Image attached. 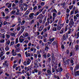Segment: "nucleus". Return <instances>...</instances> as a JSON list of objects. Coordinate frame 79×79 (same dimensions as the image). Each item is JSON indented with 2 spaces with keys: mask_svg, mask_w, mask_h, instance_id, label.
<instances>
[{
  "mask_svg": "<svg viewBox=\"0 0 79 79\" xmlns=\"http://www.w3.org/2000/svg\"><path fill=\"white\" fill-rule=\"evenodd\" d=\"M74 23L73 22V19H71L70 22L69 23V25L70 27V28H72V27H73V26L74 24Z\"/></svg>",
  "mask_w": 79,
  "mask_h": 79,
  "instance_id": "f257e3e1",
  "label": "nucleus"
},
{
  "mask_svg": "<svg viewBox=\"0 0 79 79\" xmlns=\"http://www.w3.org/2000/svg\"><path fill=\"white\" fill-rule=\"evenodd\" d=\"M63 71V69L61 67L57 69H56V73H58V72L59 73H61Z\"/></svg>",
  "mask_w": 79,
  "mask_h": 79,
  "instance_id": "f03ea898",
  "label": "nucleus"
},
{
  "mask_svg": "<svg viewBox=\"0 0 79 79\" xmlns=\"http://www.w3.org/2000/svg\"><path fill=\"white\" fill-rule=\"evenodd\" d=\"M24 26H22V27L21 28V30L20 32H19V35H21V34L24 31Z\"/></svg>",
  "mask_w": 79,
  "mask_h": 79,
  "instance_id": "7ed1b4c3",
  "label": "nucleus"
},
{
  "mask_svg": "<svg viewBox=\"0 0 79 79\" xmlns=\"http://www.w3.org/2000/svg\"><path fill=\"white\" fill-rule=\"evenodd\" d=\"M68 34H67L66 35L64 34L63 35V38L64 40H66V39H68Z\"/></svg>",
  "mask_w": 79,
  "mask_h": 79,
  "instance_id": "20e7f679",
  "label": "nucleus"
},
{
  "mask_svg": "<svg viewBox=\"0 0 79 79\" xmlns=\"http://www.w3.org/2000/svg\"><path fill=\"white\" fill-rule=\"evenodd\" d=\"M34 13H30L29 15V17H30V19H33V18L34 17Z\"/></svg>",
  "mask_w": 79,
  "mask_h": 79,
  "instance_id": "39448f33",
  "label": "nucleus"
},
{
  "mask_svg": "<svg viewBox=\"0 0 79 79\" xmlns=\"http://www.w3.org/2000/svg\"><path fill=\"white\" fill-rule=\"evenodd\" d=\"M37 63H38V61L37 60H35L34 63L35 66H34V68H36V67L37 68H39V66L37 65Z\"/></svg>",
  "mask_w": 79,
  "mask_h": 79,
  "instance_id": "423d86ee",
  "label": "nucleus"
},
{
  "mask_svg": "<svg viewBox=\"0 0 79 79\" xmlns=\"http://www.w3.org/2000/svg\"><path fill=\"white\" fill-rule=\"evenodd\" d=\"M44 17V16L42 15V14H40L37 17V19H38L40 18V19H42L43 18V17Z\"/></svg>",
  "mask_w": 79,
  "mask_h": 79,
  "instance_id": "0eeeda50",
  "label": "nucleus"
},
{
  "mask_svg": "<svg viewBox=\"0 0 79 79\" xmlns=\"http://www.w3.org/2000/svg\"><path fill=\"white\" fill-rule=\"evenodd\" d=\"M43 28H44V26L43 25L41 26L40 27V28L38 30V31H39V32H40V31H42L43 30Z\"/></svg>",
  "mask_w": 79,
  "mask_h": 79,
  "instance_id": "6e6552de",
  "label": "nucleus"
},
{
  "mask_svg": "<svg viewBox=\"0 0 79 79\" xmlns=\"http://www.w3.org/2000/svg\"><path fill=\"white\" fill-rule=\"evenodd\" d=\"M28 5H25V6H23L24 9L23 11H26L27 10V7H28Z\"/></svg>",
  "mask_w": 79,
  "mask_h": 79,
  "instance_id": "1a4fd4ad",
  "label": "nucleus"
},
{
  "mask_svg": "<svg viewBox=\"0 0 79 79\" xmlns=\"http://www.w3.org/2000/svg\"><path fill=\"white\" fill-rule=\"evenodd\" d=\"M16 10H13L10 13V14L11 15H15V13H16Z\"/></svg>",
  "mask_w": 79,
  "mask_h": 79,
  "instance_id": "9d476101",
  "label": "nucleus"
},
{
  "mask_svg": "<svg viewBox=\"0 0 79 79\" xmlns=\"http://www.w3.org/2000/svg\"><path fill=\"white\" fill-rule=\"evenodd\" d=\"M23 41H24V39L19 38V42H20V43H23Z\"/></svg>",
  "mask_w": 79,
  "mask_h": 79,
  "instance_id": "9b49d317",
  "label": "nucleus"
},
{
  "mask_svg": "<svg viewBox=\"0 0 79 79\" xmlns=\"http://www.w3.org/2000/svg\"><path fill=\"white\" fill-rule=\"evenodd\" d=\"M75 48L76 50H79V46L78 45H77L75 46Z\"/></svg>",
  "mask_w": 79,
  "mask_h": 79,
  "instance_id": "f8f14e48",
  "label": "nucleus"
},
{
  "mask_svg": "<svg viewBox=\"0 0 79 79\" xmlns=\"http://www.w3.org/2000/svg\"><path fill=\"white\" fill-rule=\"evenodd\" d=\"M75 75H76V76H77V75L78 76H79V71H77L76 72H75Z\"/></svg>",
  "mask_w": 79,
  "mask_h": 79,
  "instance_id": "ddd939ff",
  "label": "nucleus"
},
{
  "mask_svg": "<svg viewBox=\"0 0 79 79\" xmlns=\"http://www.w3.org/2000/svg\"><path fill=\"white\" fill-rule=\"evenodd\" d=\"M55 39V38H53L52 39H49V40H48V41H50V42H52L54 40V39Z\"/></svg>",
  "mask_w": 79,
  "mask_h": 79,
  "instance_id": "4468645a",
  "label": "nucleus"
},
{
  "mask_svg": "<svg viewBox=\"0 0 79 79\" xmlns=\"http://www.w3.org/2000/svg\"><path fill=\"white\" fill-rule=\"evenodd\" d=\"M18 20L19 22V23H20L21 22V17H18Z\"/></svg>",
  "mask_w": 79,
  "mask_h": 79,
  "instance_id": "2eb2a0df",
  "label": "nucleus"
},
{
  "mask_svg": "<svg viewBox=\"0 0 79 79\" xmlns=\"http://www.w3.org/2000/svg\"><path fill=\"white\" fill-rule=\"evenodd\" d=\"M30 62H31V60H30V59H29L27 61V64H29L30 63Z\"/></svg>",
  "mask_w": 79,
  "mask_h": 79,
  "instance_id": "dca6fc26",
  "label": "nucleus"
},
{
  "mask_svg": "<svg viewBox=\"0 0 79 79\" xmlns=\"http://www.w3.org/2000/svg\"><path fill=\"white\" fill-rule=\"evenodd\" d=\"M61 29V27H60V26H59V25H58L57 26V30H59V31H60V30Z\"/></svg>",
  "mask_w": 79,
  "mask_h": 79,
  "instance_id": "f3484780",
  "label": "nucleus"
},
{
  "mask_svg": "<svg viewBox=\"0 0 79 79\" xmlns=\"http://www.w3.org/2000/svg\"><path fill=\"white\" fill-rule=\"evenodd\" d=\"M9 50H10V48H9V47H6L5 48V50H6V51H8Z\"/></svg>",
  "mask_w": 79,
  "mask_h": 79,
  "instance_id": "a211bd4d",
  "label": "nucleus"
},
{
  "mask_svg": "<svg viewBox=\"0 0 79 79\" xmlns=\"http://www.w3.org/2000/svg\"><path fill=\"white\" fill-rule=\"evenodd\" d=\"M48 46H46L44 49V50L45 51L46 50V52H48Z\"/></svg>",
  "mask_w": 79,
  "mask_h": 79,
  "instance_id": "6ab92c4d",
  "label": "nucleus"
},
{
  "mask_svg": "<svg viewBox=\"0 0 79 79\" xmlns=\"http://www.w3.org/2000/svg\"><path fill=\"white\" fill-rule=\"evenodd\" d=\"M40 12L39 11H38L36 12V13H35V14H34V16H37V15H38L40 13Z\"/></svg>",
  "mask_w": 79,
  "mask_h": 79,
  "instance_id": "aec40b11",
  "label": "nucleus"
},
{
  "mask_svg": "<svg viewBox=\"0 0 79 79\" xmlns=\"http://www.w3.org/2000/svg\"><path fill=\"white\" fill-rule=\"evenodd\" d=\"M73 6H74V5H72L71 6H70L69 7V8L70 9V10H71L72 8L73 7Z\"/></svg>",
  "mask_w": 79,
  "mask_h": 79,
  "instance_id": "412c9836",
  "label": "nucleus"
},
{
  "mask_svg": "<svg viewBox=\"0 0 79 79\" xmlns=\"http://www.w3.org/2000/svg\"><path fill=\"white\" fill-rule=\"evenodd\" d=\"M47 73L48 74H51V73H52V71H50V70H48Z\"/></svg>",
  "mask_w": 79,
  "mask_h": 79,
  "instance_id": "4be33fe9",
  "label": "nucleus"
},
{
  "mask_svg": "<svg viewBox=\"0 0 79 79\" xmlns=\"http://www.w3.org/2000/svg\"><path fill=\"white\" fill-rule=\"evenodd\" d=\"M70 76V75H69V74L67 73L66 75V77L67 78V79H69V77Z\"/></svg>",
  "mask_w": 79,
  "mask_h": 79,
  "instance_id": "5701e85b",
  "label": "nucleus"
},
{
  "mask_svg": "<svg viewBox=\"0 0 79 79\" xmlns=\"http://www.w3.org/2000/svg\"><path fill=\"white\" fill-rule=\"evenodd\" d=\"M65 63L66 64H68V65H69V61L68 60H66L65 61Z\"/></svg>",
  "mask_w": 79,
  "mask_h": 79,
  "instance_id": "b1692460",
  "label": "nucleus"
},
{
  "mask_svg": "<svg viewBox=\"0 0 79 79\" xmlns=\"http://www.w3.org/2000/svg\"><path fill=\"white\" fill-rule=\"evenodd\" d=\"M33 9L34 11H35L36 10H37V6H35L33 8Z\"/></svg>",
  "mask_w": 79,
  "mask_h": 79,
  "instance_id": "393cba45",
  "label": "nucleus"
},
{
  "mask_svg": "<svg viewBox=\"0 0 79 79\" xmlns=\"http://www.w3.org/2000/svg\"><path fill=\"white\" fill-rule=\"evenodd\" d=\"M49 23H50V22H46L45 24V26H48V24H49Z\"/></svg>",
  "mask_w": 79,
  "mask_h": 79,
  "instance_id": "a878e982",
  "label": "nucleus"
},
{
  "mask_svg": "<svg viewBox=\"0 0 79 79\" xmlns=\"http://www.w3.org/2000/svg\"><path fill=\"white\" fill-rule=\"evenodd\" d=\"M12 54L13 56H16L17 55V53L16 52H13V53H12Z\"/></svg>",
  "mask_w": 79,
  "mask_h": 79,
  "instance_id": "bb28decb",
  "label": "nucleus"
},
{
  "mask_svg": "<svg viewBox=\"0 0 79 79\" xmlns=\"http://www.w3.org/2000/svg\"><path fill=\"white\" fill-rule=\"evenodd\" d=\"M0 50H1V51L2 52H4V48H2V47L1 48Z\"/></svg>",
  "mask_w": 79,
  "mask_h": 79,
  "instance_id": "cd10ccee",
  "label": "nucleus"
},
{
  "mask_svg": "<svg viewBox=\"0 0 79 79\" xmlns=\"http://www.w3.org/2000/svg\"><path fill=\"white\" fill-rule=\"evenodd\" d=\"M65 4H66V3H65V2H64L63 3H61L60 4V5H61V6H64L65 5Z\"/></svg>",
  "mask_w": 79,
  "mask_h": 79,
  "instance_id": "c85d7f7f",
  "label": "nucleus"
},
{
  "mask_svg": "<svg viewBox=\"0 0 79 79\" xmlns=\"http://www.w3.org/2000/svg\"><path fill=\"white\" fill-rule=\"evenodd\" d=\"M23 3V0H20L19 2V4H20V3Z\"/></svg>",
  "mask_w": 79,
  "mask_h": 79,
  "instance_id": "c756f323",
  "label": "nucleus"
},
{
  "mask_svg": "<svg viewBox=\"0 0 79 79\" xmlns=\"http://www.w3.org/2000/svg\"><path fill=\"white\" fill-rule=\"evenodd\" d=\"M29 10H27L25 13V15H28L29 14Z\"/></svg>",
  "mask_w": 79,
  "mask_h": 79,
  "instance_id": "7c9ffc66",
  "label": "nucleus"
},
{
  "mask_svg": "<svg viewBox=\"0 0 79 79\" xmlns=\"http://www.w3.org/2000/svg\"><path fill=\"white\" fill-rule=\"evenodd\" d=\"M53 31H56V27H53Z\"/></svg>",
  "mask_w": 79,
  "mask_h": 79,
  "instance_id": "2f4dec72",
  "label": "nucleus"
},
{
  "mask_svg": "<svg viewBox=\"0 0 79 79\" xmlns=\"http://www.w3.org/2000/svg\"><path fill=\"white\" fill-rule=\"evenodd\" d=\"M76 0H73L72 2H73V3H72V4L73 5H74V4H75V3H76Z\"/></svg>",
  "mask_w": 79,
  "mask_h": 79,
  "instance_id": "473e14b6",
  "label": "nucleus"
},
{
  "mask_svg": "<svg viewBox=\"0 0 79 79\" xmlns=\"http://www.w3.org/2000/svg\"><path fill=\"white\" fill-rule=\"evenodd\" d=\"M69 30L68 32V34H69L71 33V29L69 27Z\"/></svg>",
  "mask_w": 79,
  "mask_h": 79,
  "instance_id": "72a5a7b5",
  "label": "nucleus"
},
{
  "mask_svg": "<svg viewBox=\"0 0 79 79\" xmlns=\"http://www.w3.org/2000/svg\"><path fill=\"white\" fill-rule=\"evenodd\" d=\"M25 23V21L24 20H23L22 23H21V25H23L24 23Z\"/></svg>",
  "mask_w": 79,
  "mask_h": 79,
  "instance_id": "f704fd0d",
  "label": "nucleus"
},
{
  "mask_svg": "<svg viewBox=\"0 0 79 79\" xmlns=\"http://www.w3.org/2000/svg\"><path fill=\"white\" fill-rule=\"evenodd\" d=\"M53 18H56V14L55 13H53Z\"/></svg>",
  "mask_w": 79,
  "mask_h": 79,
  "instance_id": "c9c22d12",
  "label": "nucleus"
},
{
  "mask_svg": "<svg viewBox=\"0 0 79 79\" xmlns=\"http://www.w3.org/2000/svg\"><path fill=\"white\" fill-rule=\"evenodd\" d=\"M52 73H55V69H54L53 68H52Z\"/></svg>",
  "mask_w": 79,
  "mask_h": 79,
  "instance_id": "e433bc0d",
  "label": "nucleus"
},
{
  "mask_svg": "<svg viewBox=\"0 0 79 79\" xmlns=\"http://www.w3.org/2000/svg\"><path fill=\"white\" fill-rule=\"evenodd\" d=\"M5 56H4L3 57H2L1 58V60H4V59L5 58Z\"/></svg>",
  "mask_w": 79,
  "mask_h": 79,
  "instance_id": "4c0bfd02",
  "label": "nucleus"
},
{
  "mask_svg": "<svg viewBox=\"0 0 79 79\" xmlns=\"http://www.w3.org/2000/svg\"><path fill=\"white\" fill-rule=\"evenodd\" d=\"M20 29H21V28L20 27H19L17 28V31H19Z\"/></svg>",
  "mask_w": 79,
  "mask_h": 79,
  "instance_id": "58836bf2",
  "label": "nucleus"
},
{
  "mask_svg": "<svg viewBox=\"0 0 79 79\" xmlns=\"http://www.w3.org/2000/svg\"><path fill=\"white\" fill-rule=\"evenodd\" d=\"M76 69H78L79 68V65H77L76 66Z\"/></svg>",
  "mask_w": 79,
  "mask_h": 79,
  "instance_id": "ea45409f",
  "label": "nucleus"
},
{
  "mask_svg": "<svg viewBox=\"0 0 79 79\" xmlns=\"http://www.w3.org/2000/svg\"><path fill=\"white\" fill-rule=\"evenodd\" d=\"M43 40L44 42H47V38H44L43 39Z\"/></svg>",
  "mask_w": 79,
  "mask_h": 79,
  "instance_id": "a19ab883",
  "label": "nucleus"
},
{
  "mask_svg": "<svg viewBox=\"0 0 79 79\" xmlns=\"http://www.w3.org/2000/svg\"><path fill=\"white\" fill-rule=\"evenodd\" d=\"M16 15H20V13L18 12H16Z\"/></svg>",
  "mask_w": 79,
  "mask_h": 79,
  "instance_id": "79ce46f5",
  "label": "nucleus"
},
{
  "mask_svg": "<svg viewBox=\"0 0 79 79\" xmlns=\"http://www.w3.org/2000/svg\"><path fill=\"white\" fill-rule=\"evenodd\" d=\"M77 39H78V38L79 37V32L77 33Z\"/></svg>",
  "mask_w": 79,
  "mask_h": 79,
  "instance_id": "37998d69",
  "label": "nucleus"
},
{
  "mask_svg": "<svg viewBox=\"0 0 79 79\" xmlns=\"http://www.w3.org/2000/svg\"><path fill=\"white\" fill-rule=\"evenodd\" d=\"M15 44V41L11 42L10 43V44L11 45H13V44Z\"/></svg>",
  "mask_w": 79,
  "mask_h": 79,
  "instance_id": "c03bdc74",
  "label": "nucleus"
},
{
  "mask_svg": "<svg viewBox=\"0 0 79 79\" xmlns=\"http://www.w3.org/2000/svg\"><path fill=\"white\" fill-rule=\"evenodd\" d=\"M46 19H47V18L46 17L44 18V19L43 20V23H45L46 21Z\"/></svg>",
  "mask_w": 79,
  "mask_h": 79,
  "instance_id": "a18cd8bd",
  "label": "nucleus"
},
{
  "mask_svg": "<svg viewBox=\"0 0 79 79\" xmlns=\"http://www.w3.org/2000/svg\"><path fill=\"white\" fill-rule=\"evenodd\" d=\"M29 35V34H28V33H25V37H27Z\"/></svg>",
  "mask_w": 79,
  "mask_h": 79,
  "instance_id": "49530a36",
  "label": "nucleus"
},
{
  "mask_svg": "<svg viewBox=\"0 0 79 79\" xmlns=\"http://www.w3.org/2000/svg\"><path fill=\"white\" fill-rule=\"evenodd\" d=\"M16 44H18V39L16 38L15 41Z\"/></svg>",
  "mask_w": 79,
  "mask_h": 79,
  "instance_id": "de8ad7c7",
  "label": "nucleus"
},
{
  "mask_svg": "<svg viewBox=\"0 0 79 79\" xmlns=\"http://www.w3.org/2000/svg\"><path fill=\"white\" fill-rule=\"evenodd\" d=\"M31 54L30 53H28L27 55H26V57H28L29 56H30Z\"/></svg>",
  "mask_w": 79,
  "mask_h": 79,
  "instance_id": "09e8293b",
  "label": "nucleus"
},
{
  "mask_svg": "<svg viewBox=\"0 0 79 79\" xmlns=\"http://www.w3.org/2000/svg\"><path fill=\"white\" fill-rule=\"evenodd\" d=\"M52 58L53 60H55V56L54 55H52Z\"/></svg>",
  "mask_w": 79,
  "mask_h": 79,
  "instance_id": "8fccbe9b",
  "label": "nucleus"
},
{
  "mask_svg": "<svg viewBox=\"0 0 79 79\" xmlns=\"http://www.w3.org/2000/svg\"><path fill=\"white\" fill-rule=\"evenodd\" d=\"M68 30V26L65 27V31H66Z\"/></svg>",
  "mask_w": 79,
  "mask_h": 79,
  "instance_id": "3c124183",
  "label": "nucleus"
},
{
  "mask_svg": "<svg viewBox=\"0 0 79 79\" xmlns=\"http://www.w3.org/2000/svg\"><path fill=\"white\" fill-rule=\"evenodd\" d=\"M52 41H49V42H48L47 44L48 45L49 44H52Z\"/></svg>",
  "mask_w": 79,
  "mask_h": 79,
  "instance_id": "603ef678",
  "label": "nucleus"
},
{
  "mask_svg": "<svg viewBox=\"0 0 79 79\" xmlns=\"http://www.w3.org/2000/svg\"><path fill=\"white\" fill-rule=\"evenodd\" d=\"M24 42H25L26 44H28V43L29 42V41H28V40H25Z\"/></svg>",
  "mask_w": 79,
  "mask_h": 79,
  "instance_id": "864d4df0",
  "label": "nucleus"
},
{
  "mask_svg": "<svg viewBox=\"0 0 79 79\" xmlns=\"http://www.w3.org/2000/svg\"><path fill=\"white\" fill-rule=\"evenodd\" d=\"M0 41V42H1V43H3V42H5V40H1Z\"/></svg>",
  "mask_w": 79,
  "mask_h": 79,
  "instance_id": "5fc2aeb1",
  "label": "nucleus"
},
{
  "mask_svg": "<svg viewBox=\"0 0 79 79\" xmlns=\"http://www.w3.org/2000/svg\"><path fill=\"white\" fill-rule=\"evenodd\" d=\"M11 4H9L8 6V8H11Z\"/></svg>",
  "mask_w": 79,
  "mask_h": 79,
  "instance_id": "6e6d98bb",
  "label": "nucleus"
},
{
  "mask_svg": "<svg viewBox=\"0 0 79 79\" xmlns=\"http://www.w3.org/2000/svg\"><path fill=\"white\" fill-rule=\"evenodd\" d=\"M27 38L29 40H31V36H28L27 37Z\"/></svg>",
  "mask_w": 79,
  "mask_h": 79,
  "instance_id": "4d7b16f0",
  "label": "nucleus"
},
{
  "mask_svg": "<svg viewBox=\"0 0 79 79\" xmlns=\"http://www.w3.org/2000/svg\"><path fill=\"white\" fill-rule=\"evenodd\" d=\"M3 18H4V19H8L9 18V17L6 16L5 17H4Z\"/></svg>",
  "mask_w": 79,
  "mask_h": 79,
  "instance_id": "13d9d810",
  "label": "nucleus"
},
{
  "mask_svg": "<svg viewBox=\"0 0 79 79\" xmlns=\"http://www.w3.org/2000/svg\"><path fill=\"white\" fill-rule=\"evenodd\" d=\"M18 2H19V1H18L17 0H15V4H16V3H18Z\"/></svg>",
  "mask_w": 79,
  "mask_h": 79,
  "instance_id": "bf43d9fd",
  "label": "nucleus"
},
{
  "mask_svg": "<svg viewBox=\"0 0 79 79\" xmlns=\"http://www.w3.org/2000/svg\"><path fill=\"white\" fill-rule=\"evenodd\" d=\"M60 34H63V31L61 30L60 31Z\"/></svg>",
  "mask_w": 79,
  "mask_h": 79,
  "instance_id": "052dcab7",
  "label": "nucleus"
},
{
  "mask_svg": "<svg viewBox=\"0 0 79 79\" xmlns=\"http://www.w3.org/2000/svg\"><path fill=\"white\" fill-rule=\"evenodd\" d=\"M50 56V54L49 53L47 55V58H49V57Z\"/></svg>",
  "mask_w": 79,
  "mask_h": 79,
  "instance_id": "680f3d73",
  "label": "nucleus"
},
{
  "mask_svg": "<svg viewBox=\"0 0 79 79\" xmlns=\"http://www.w3.org/2000/svg\"><path fill=\"white\" fill-rule=\"evenodd\" d=\"M69 11H70V10L68 9H67L66 10V13H69Z\"/></svg>",
  "mask_w": 79,
  "mask_h": 79,
  "instance_id": "e2e57ef3",
  "label": "nucleus"
},
{
  "mask_svg": "<svg viewBox=\"0 0 79 79\" xmlns=\"http://www.w3.org/2000/svg\"><path fill=\"white\" fill-rule=\"evenodd\" d=\"M23 6V4H19V7H21H21L22 6Z\"/></svg>",
  "mask_w": 79,
  "mask_h": 79,
  "instance_id": "0e129e2a",
  "label": "nucleus"
},
{
  "mask_svg": "<svg viewBox=\"0 0 79 79\" xmlns=\"http://www.w3.org/2000/svg\"><path fill=\"white\" fill-rule=\"evenodd\" d=\"M15 5H16V4H15L14 3H13L12 5V7H15Z\"/></svg>",
  "mask_w": 79,
  "mask_h": 79,
  "instance_id": "69168bd1",
  "label": "nucleus"
},
{
  "mask_svg": "<svg viewBox=\"0 0 79 79\" xmlns=\"http://www.w3.org/2000/svg\"><path fill=\"white\" fill-rule=\"evenodd\" d=\"M34 23V20H32L31 22V24H33Z\"/></svg>",
  "mask_w": 79,
  "mask_h": 79,
  "instance_id": "338daca9",
  "label": "nucleus"
},
{
  "mask_svg": "<svg viewBox=\"0 0 79 79\" xmlns=\"http://www.w3.org/2000/svg\"><path fill=\"white\" fill-rule=\"evenodd\" d=\"M34 71L35 72V73H37L38 72V70L36 69H35L34 70Z\"/></svg>",
  "mask_w": 79,
  "mask_h": 79,
  "instance_id": "774afa93",
  "label": "nucleus"
}]
</instances>
